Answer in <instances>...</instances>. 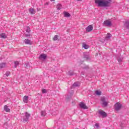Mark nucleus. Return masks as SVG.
<instances>
[{
  "instance_id": "f257e3e1",
  "label": "nucleus",
  "mask_w": 129,
  "mask_h": 129,
  "mask_svg": "<svg viewBox=\"0 0 129 129\" xmlns=\"http://www.w3.org/2000/svg\"><path fill=\"white\" fill-rule=\"evenodd\" d=\"M111 0H95V3L98 7L108 8L110 6Z\"/></svg>"
},
{
  "instance_id": "f03ea898",
  "label": "nucleus",
  "mask_w": 129,
  "mask_h": 129,
  "mask_svg": "<svg viewBox=\"0 0 129 129\" xmlns=\"http://www.w3.org/2000/svg\"><path fill=\"white\" fill-rule=\"evenodd\" d=\"M101 101L103 107H106L108 104V102L106 101V99L104 97L101 98Z\"/></svg>"
},
{
  "instance_id": "7ed1b4c3",
  "label": "nucleus",
  "mask_w": 129,
  "mask_h": 129,
  "mask_svg": "<svg viewBox=\"0 0 129 129\" xmlns=\"http://www.w3.org/2000/svg\"><path fill=\"white\" fill-rule=\"evenodd\" d=\"M122 105L120 104L119 102H117L114 104V109L116 111H118V110H120Z\"/></svg>"
},
{
  "instance_id": "20e7f679",
  "label": "nucleus",
  "mask_w": 129,
  "mask_h": 129,
  "mask_svg": "<svg viewBox=\"0 0 129 129\" xmlns=\"http://www.w3.org/2000/svg\"><path fill=\"white\" fill-rule=\"evenodd\" d=\"M30 116H31V114H30L27 112H26L25 113V115L23 117L24 121H29V118H30Z\"/></svg>"
},
{
  "instance_id": "39448f33",
  "label": "nucleus",
  "mask_w": 129,
  "mask_h": 129,
  "mask_svg": "<svg viewBox=\"0 0 129 129\" xmlns=\"http://www.w3.org/2000/svg\"><path fill=\"white\" fill-rule=\"evenodd\" d=\"M111 22L109 20H105L103 23V26L104 27H111Z\"/></svg>"
},
{
  "instance_id": "423d86ee",
  "label": "nucleus",
  "mask_w": 129,
  "mask_h": 129,
  "mask_svg": "<svg viewBox=\"0 0 129 129\" xmlns=\"http://www.w3.org/2000/svg\"><path fill=\"white\" fill-rule=\"evenodd\" d=\"M98 113L102 116V117H106V116H107V114L102 110H99L98 111Z\"/></svg>"
},
{
  "instance_id": "0eeeda50",
  "label": "nucleus",
  "mask_w": 129,
  "mask_h": 129,
  "mask_svg": "<svg viewBox=\"0 0 129 129\" xmlns=\"http://www.w3.org/2000/svg\"><path fill=\"white\" fill-rule=\"evenodd\" d=\"M79 105H80L81 108H83V109H88V107H87V106H86V105H85V104H84V103L81 102L79 104Z\"/></svg>"
},
{
  "instance_id": "6e6552de",
  "label": "nucleus",
  "mask_w": 129,
  "mask_h": 129,
  "mask_svg": "<svg viewBox=\"0 0 129 129\" xmlns=\"http://www.w3.org/2000/svg\"><path fill=\"white\" fill-rule=\"evenodd\" d=\"M92 30H93V27L92 26V25H89L86 28V31L88 33L89 32H91Z\"/></svg>"
},
{
  "instance_id": "1a4fd4ad",
  "label": "nucleus",
  "mask_w": 129,
  "mask_h": 129,
  "mask_svg": "<svg viewBox=\"0 0 129 129\" xmlns=\"http://www.w3.org/2000/svg\"><path fill=\"white\" fill-rule=\"evenodd\" d=\"M24 42L25 44H26L27 45H32L33 42L30 40V39H25L24 40Z\"/></svg>"
},
{
  "instance_id": "9d476101",
  "label": "nucleus",
  "mask_w": 129,
  "mask_h": 129,
  "mask_svg": "<svg viewBox=\"0 0 129 129\" xmlns=\"http://www.w3.org/2000/svg\"><path fill=\"white\" fill-rule=\"evenodd\" d=\"M39 58L40 60H46V59L47 58V55H46L45 54H41L39 56Z\"/></svg>"
},
{
  "instance_id": "9b49d317",
  "label": "nucleus",
  "mask_w": 129,
  "mask_h": 129,
  "mask_svg": "<svg viewBox=\"0 0 129 129\" xmlns=\"http://www.w3.org/2000/svg\"><path fill=\"white\" fill-rule=\"evenodd\" d=\"M29 12L30 14H31V15H35V14H36V10L33 9L32 8L29 9Z\"/></svg>"
},
{
  "instance_id": "f8f14e48",
  "label": "nucleus",
  "mask_w": 129,
  "mask_h": 129,
  "mask_svg": "<svg viewBox=\"0 0 129 129\" xmlns=\"http://www.w3.org/2000/svg\"><path fill=\"white\" fill-rule=\"evenodd\" d=\"M111 37V34L110 33H108L106 35V36L105 37V40H106V41H108V40L110 39V38Z\"/></svg>"
},
{
  "instance_id": "ddd939ff",
  "label": "nucleus",
  "mask_w": 129,
  "mask_h": 129,
  "mask_svg": "<svg viewBox=\"0 0 129 129\" xmlns=\"http://www.w3.org/2000/svg\"><path fill=\"white\" fill-rule=\"evenodd\" d=\"M29 102V97L27 96H24L23 97V102L25 103H28Z\"/></svg>"
},
{
  "instance_id": "4468645a",
  "label": "nucleus",
  "mask_w": 129,
  "mask_h": 129,
  "mask_svg": "<svg viewBox=\"0 0 129 129\" xmlns=\"http://www.w3.org/2000/svg\"><path fill=\"white\" fill-rule=\"evenodd\" d=\"M63 15L65 18H69V17H71V15H70L68 12H63Z\"/></svg>"
},
{
  "instance_id": "2eb2a0df",
  "label": "nucleus",
  "mask_w": 129,
  "mask_h": 129,
  "mask_svg": "<svg viewBox=\"0 0 129 129\" xmlns=\"http://www.w3.org/2000/svg\"><path fill=\"white\" fill-rule=\"evenodd\" d=\"M56 9L57 11H60L62 9V5L60 4H57L56 5Z\"/></svg>"
},
{
  "instance_id": "dca6fc26",
  "label": "nucleus",
  "mask_w": 129,
  "mask_h": 129,
  "mask_svg": "<svg viewBox=\"0 0 129 129\" xmlns=\"http://www.w3.org/2000/svg\"><path fill=\"white\" fill-rule=\"evenodd\" d=\"M4 110L5 111H6V112H10V109H9L8 105H5L4 106Z\"/></svg>"
},
{
  "instance_id": "f3484780",
  "label": "nucleus",
  "mask_w": 129,
  "mask_h": 129,
  "mask_svg": "<svg viewBox=\"0 0 129 129\" xmlns=\"http://www.w3.org/2000/svg\"><path fill=\"white\" fill-rule=\"evenodd\" d=\"M83 48L84 49H87L89 48V45L86 44L85 43H83Z\"/></svg>"
},
{
  "instance_id": "a211bd4d",
  "label": "nucleus",
  "mask_w": 129,
  "mask_h": 129,
  "mask_svg": "<svg viewBox=\"0 0 129 129\" xmlns=\"http://www.w3.org/2000/svg\"><path fill=\"white\" fill-rule=\"evenodd\" d=\"M84 58H85V59H86V60H90V56H89V54H85L84 55Z\"/></svg>"
},
{
  "instance_id": "6ab92c4d",
  "label": "nucleus",
  "mask_w": 129,
  "mask_h": 129,
  "mask_svg": "<svg viewBox=\"0 0 129 129\" xmlns=\"http://www.w3.org/2000/svg\"><path fill=\"white\" fill-rule=\"evenodd\" d=\"M124 25L127 29H129V20L125 21Z\"/></svg>"
},
{
  "instance_id": "aec40b11",
  "label": "nucleus",
  "mask_w": 129,
  "mask_h": 129,
  "mask_svg": "<svg viewBox=\"0 0 129 129\" xmlns=\"http://www.w3.org/2000/svg\"><path fill=\"white\" fill-rule=\"evenodd\" d=\"M0 37L3 39H6L7 38V35H6L5 33H2L0 34Z\"/></svg>"
},
{
  "instance_id": "412c9836",
  "label": "nucleus",
  "mask_w": 129,
  "mask_h": 129,
  "mask_svg": "<svg viewBox=\"0 0 129 129\" xmlns=\"http://www.w3.org/2000/svg\"><path fill=\"white\" fill-rule=\"evenodd\" d=\"M95 93L96 95H98V96H100V95H101V92L99 91H96L95 92Z\"/></svg>"
},
{
  "instance_id": "4be33fe9",
  "label": "nucleus",
  "mask_w": 129,
  "mask_h": 129,
  "mask_svg": "<svg viewBox=\"0 0 129 129\" xmlns=\"http://www.w3.org/2000/svg\"><path fill=\"white\" fill-rule=\"evenodd\" d=\"M14 64H15L14 68H17V67H18V66L20 64V63L18 61H15Z\"/></svg>"
},
{
  "instance_id": "5701e85b",
  "label": "nucleus",
  "mask_w": 129,
  "mask_h": 129,
  "mask_svg": "<svg viewBox=\"0 0 129 129\" xmlns=\"http://www.w3.org/2000/svg\"><path fill=\"white\" fill-rule=\"evenodd\" d=\"M68 75H69L70 76H72L74 75V73L72 72V71H70L68 73Z\"/></svg>"
},
{
  "instance_id": "b1692460",
  "label": "nucleus",
  "mask_w": 129,
  "mask_h": 129,
  "mask_svg": "<svg viewBox=\"0 0 129 129\" xmlns=\"http://www.w3.org/2000/svg\"><path fill=\"white\" fill-rule=\"evenodd\" d=\"M41 116H45L46 115V111H42L41 112Z\"/></svg>"
},
{
  "instance_id": "393cba45",
  "label": "nucleus",
  "mask_w": 129,
  "mask_h": 129,
  "mask_svg": "<svg viewBox=\"0 0 129 129\" xmlns=\"http://www.w3.org/2000/svg\"><path fill=\"white\" fill-rule=\"evenodd\" d=\"M25 68H30V63H29V62L25 63Z\"/></svg>"
},
{
  "instance_id": "a878e982",
  "label": "nucleus",
  "mask_w": 129,
  "mask_h": 129,
  "mask_svg": "<svg viewBox=\"0 0 129 129\" xmlns=\"http://www.w3.org/2000/svg\"><path fill=\"white\" fill-rule=\"evenodd\" d=\"M78 86H79V85L76 82L73 85V87H78Z\"/></svg>"
},
{
  "instance_id": "bb28decb",
  "label": "nucleus",
  "mask_w": 129,
  "mask_h": 129,
  "mask_svg": "<svg viewBox=\"0 0 129 129\" xmlns=\"http://www.w3.org/2000/svg\"><path fill=\"white\" fill-rule=\"evenodd\" d=\"M57 40H58V35H55L53 37V41H57Z\"/></svg>"
},
{
  "instance_id": "cd10ccee",
  "label": "nucleus",
  "mask_w": 129,
  "mask_h": 129,
  "mask_svg": "<svg viewBox=\"0 0 129 129\" xmlns=\"http://www.w3.org/2000/svg\"><path fill=\"white\" fill-rule=\"evenodd\" d=\"M6 66V63H2L0 64V68H4Z\"/></svg>"
},
{
  "instance_id": "c85d7f7f",
  "label": "nucleus",
  "mask_w": 129,
  "mask_h": 129,
  "mask_svg": "<svg viewBox=\"0 0 129 129\" xmlns=\"http://www.w3.org/2000/svg\"><path fill=\"white\" fill-rule=\"evenodd\" d=\"M26 32L27 33H30V32H31V28H30V27H27Z\"/></svg>"
},
{
  "instance_id": "c756f323",
  "label": "nucleus",
  "mask_w": 129,
  "mask_h": 129,
  "mask_svg": "<svg viewBox=\"0 0 129 129\" xmlns=\"http://www.w3.org/2000/svg\"><path fill=\"white\" fill-rule=\"evenodd\" d=\"M99 41H100V42H101L102 43H104V42H105V41H106V40H105V38L104 39H102V38H100Z\"/></svg>"
},
{
  "instance_id": "7c9ffc66",
  "label": "nucleus",
  "mask_w": 129,
  "mask_h": 129,
  "mask_svg": "<svg viewBox=\"0 0 129 129\" xmlns=\"http://www.w3.org/2000/svg\"><path fill=\"white\" fill-rule=\"evenodd\" d=\"M83 69H85V70L89 69V67H88V66H86L83 67Z\"/></svg>"
},
{
  "instance_id": "2f4dec72",
  "label": "nucleus",
  "mask_w": 129,
  "mask_h": 129,
  "mask_svg": "<svg viewBox=\"0 0 129 129\" xmlns=\"http://www.w3.org/2000/svg\"><path fill=\"white\" fill-rule=\"evenodd\" d=\"M6 76L8 77V76H9V75H10V72H7L6 73Z\"/></svg>"
},
{
  "instance_id": "473e14b6",
  "label": "nucleus",
  "mask_w": 129,
  "mask_h": 129,
  "mask_svg": "<svg viewBox=\"0 0 129 129\" xmlns=\"http://www.w3.org/2000/svg\"><path fill=\"white\" fill-rule=\"evenodd\" d=\"M95 127L96 128H98L99 127V125H98V124H97V123H96L95 124Z\"/></svg>"
},
{
  "instance_id": "72a5a7b5",
  "label": "nucleus",
  "mask_w": 129,
  "mask_h": 129,
  "mask_svg": "<svg viewBox=\"0 0 129 129\" xmlns=\"http://www.w3.org/2000/svg\"><path fill=\"white\" fill-rule=\"evenodd\" d=\"M46 92H47V90H46V89L42 90V93H46Z\"/></svg>"
},
{
  "instance_id": "f704fd0d",
  "label": "nucleus",
  "mask_w": 129,
  "mask_h": 129,
  "mask_svg": "<svg viewBox=\"0 0 129 129\" xmlns=\"http://www.w3.org/2000/svg\"><path fill=\"white\" fill-rule=\"evenodd\" d=\"M118 62H121L122 61V58H118Z\"/></svg>"
},
{
  "instance_id": "c9c22d12",
  "label": "nucleus",
  "mask_w": 129,
  "mask_h": 129,
  "mask_svg": "<svg viewBox=\"0 0 129 129\" xmlns=\"http://www.w3.org/2000/svg\"><path fill=\"white\" fill-rule=\"evenodd\" d=\"M30 36H31V34H28L25 35V37H30Z\"/></svg>"
},
{
  "instance_id": "e433bc0d",
  "label": "nucleus",
  "mask_w": 129,
  "mask_h": 129,
  "mask_svg": "<svg viewBox=\"0 0 129 129\" xmlns=\"http://www.w3.org/2000/svg\"><path fill=\"white\" fill-rule=\"evenodd\" d=\"M77 1H78V2H81V1L82 0H77Z\"/></svg>"
},
{
  "instance_id": "4c0bfd02",
  "label": "nucleus",
  "mask_w": 129,
  "mask_h": 129,
  "mask_svg": "<svg viewBox=\"0 0 129 129\" xmlns=\"http://www.w3.org/2000/svg\"><path fill=\"white\" fill-rule=\"evenodd\" d=\"M51 2H55V0H50Z\"/></svg>"
},
{
  "instance_id": "58836bf2",
  "label": "nucleus",
  "mask_w": 129,
  "mask_h": 129,
  "mask_svg": "<svg viewBox=\"0 0 129 129\" xmlns=\"http://www.w3.org/2000/svg\"><path fill=\"white\" fill-rule=\"evenodd\" d=\"M82 74L83 75H84V73H83V72H82Z\"/></svg>"
}]
</instances>
